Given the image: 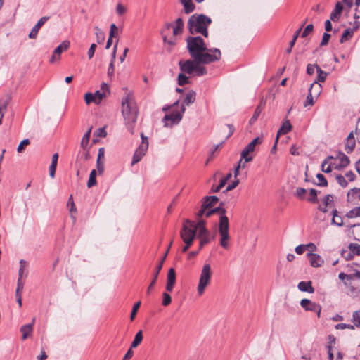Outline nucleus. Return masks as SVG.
I'll return each instance as SVG.
<instances>
[{
	"label": "nucleus",
	"instance_id": "nucleus-17",
	"mask_svg": "<svg viewBox=\"0 0 360 360\" xmlns=\"http://www.w3.org/2000/svg\"><path fill=\"white\" fill-rule=\"evenodd\" d=\"M108 91V86L105 83H103L101 90L96 91L94 94L95 103L98 104L106 96V92Z\"/></svg>",
	"mask_w": 360,
	"mask_h": 360
},
{
	"label": "nucleus",
	"instance_id": "nucleus-3",
	"mask_svg": "<svg viewBox=\"0 0 360 360\" xmlns=\"http://www.w3.org/2000/svg\"><path fill=\"white\" fill-rule=\"evenodd\" d=\"M224 202H221L218 207L211 209L209 208L205 210L204 216L206 218L210 217L214 213L219 214V233L220 236L219 244L224 249H229L230 240V236L229 233V219L225 215L226 210L222 207Z\"/></svg>",
	"mask_w": 360,
	"mask_h": 360
},
{
	"label": "nucleus",
	"instance_id": "nucleus-41",
	"mask_svg": "<svg viewBox=\"0 0 360 360\" xmlns=\"http://www.w3.org/2000/svg\"><path fill=\"white\" fill-rule=\"evenodd\" d=\"M96 184V172L95 169H93L89 175V179L87 182V187L91 188L93 186Z\"/></svg>",
	"mask_w": 360,
	"mask_h": 360
},
{
	"label": "nucleus",
	"instance_id": "nucleus-48",
	"mask_svg": "<svg viewBox=\"0 0 360 360\" xmlns=\"http://www.w3.org/2000/svg\"><path fill=\"white\" fill-rule=\"evenodd\" d=\"M96 30V35L97 37V42L98 44H101L105 39L104 33L102 32V30L98 27H95Z\"/></svg>",
	"mask_w": 360,
	"mask_h": 360
},
{
	"label": "nucleus",
	"instance_id": "nucleus-52",
	"mask_svg": "<svg viewBox=\"0 0 360 360\" xmlns=\"http://www.w3.org/2000/svg\"><path fill=\"white\" fill-rule=\"evenodd\" d=\"M140 305H141V302L139 301L138 302L135 303L133 306V308H132V311H131V315H130V319L131 321H133L135 317H136V313L140 307Z\"/></svg>",
	"mask_w": 360,
	"mask_h": 360
},
{
	"label": "nucleus",
	"instance_id": "nucleus-40",
	"mask_svg": "<svg viewBox=\"0 0 360 360\" xmlns=\"http://www.w3.org/2000/svg\"><path fill=\"white\" fill-rule=\"evenodd\" d=\"M262 110H263V105L262 103H260L255 109L253 115L252 116V117L250 120V124H253L257 120V118L259 116Z\"/></svg>",
	"mask_w": 360,
	"mask_h": 360
},
{
	"label": "nucleus",
	"instance_id": "nucleus-38",
	"mask_svg": "<svg viewBox=\"0 0 360 360\" xmlns=\"http://www.w3.org/2000/svg\"><path fill=\"white\" fill-rule=\"evenodd\" d=\"M316 72L318 73L317 79L316 80L319 82H324L327 77V73L323 71L319 65H316Z\"/></svg>",
	"mask_w": 360,
	"mask_h": 360
},
{
	"label": "nucleus",
	"instance_id": "nucleus-2",
	"mask_svg": "<svg viewBox=\"0 0 360 360\" xmlns=\"http://www.w3.org/2000/svg\"><path fill=\"white\" fill-rule=\"evenodd\" d=\"M122 114L127 129L133 134L139 110L131 93H128L122 100Z\"/></svg>",
	"mask_w": 360,
	"mask_h": 360
},
{
	"label": "nucleus",
	"instance_id": "nucleus-34",
	"mask_svg": "<svg viewBox=\"0 0 360 360\" xmlns=\"http://www.w3.org/2000/svg\"><path fill=\"white\" fill-rule=\"evenodd\" d=\"M356 196L360 200V188H354L350 189L347 193V201H352Z\"/></svg>",
	"mask_w": 360,
	"mask_h": 360
},
{
	"label": "nucleus",
	"instance_id": "nucleus-1",
	"mask_svg": "<svg viewBox=\"0 0 360 360\" xmlns=\"http://www.w3.org/2000/svg\"><path fill=\"white\" fill-rule=\"evenodd\" d=\"M187 49L193 59L203 63H211L221 59L219 49H208L201 37H188L186 39Z\"/></svg>",
	"mask_w": 360,
	"mask_h": 360
},
{
	"label": "nucleus",
	"instance_id": "nucleus-31",
	"mask_svg": "<svg viewBox=\"0 0 360 360\" xmlns=\"http://www.w3.org/2000/svg\"><path fill=\"white\" fill-rule=\"evenodd\" d=\"M219 201V198L217 196H206L202 198V202L205 204H208V208L214 207Z\"/></svg>",
	"mask_w": 360,
	"mask_h": 360
},
{
	"label": "nucleus",
	"instance_id": "nucleus-24",
	"mask_svg": "<svg viewBox=\"0 0 360 360\" xmlns=\"http://www.w3.org/2000/svg\"><path fill=\"white\" fill-rule=\"evenodd\" d=\"M180 2L183 4L184 11L186 14L192 13L195 9V6L192 0H180Z\"/></svg>",
	"mask_w": 360,
	"mask_h": 360
},
{
	"label": "nucleus",
	"instance_id": "nucleus-45",
	"mask_svg": "<svg viewBox=\"0 0 360 360\" xmlns=\"http://www.w3.org/2000/svg\"><path fill=\"white\" fill-rule=\"evenodd\" d=\"M189 83L188 77L183 72L178 75V84L183 86Z\"/></svg>",
	"mask_w": 360,
	"mask_h": 360
},
{
	"label": "nucleus",
	"instance_id": "nucleus-42",
	"mask_svg": "<svg viewBox=\"0 0 360 360\" xmlns=\"http://www.w3.org/2000/svg\"><path fill=\"white\" fill-rule=\"evenodd\" d=\"M345 217L349 219L360 217V207H355L351 210L350 211L347 212Z\"/></svg>",
	"mask_w": 360,
	"mask_h": 360
},
{
	"label": "nucleus",
	"instance_id": "nucleus-9",
	"mask_svg": "<svg viewBox=\"0 0 360 360\" xmlns=\"http://www.w3.org/2000/svg\"><path fill=\"white\" fill-rule=\"evenodd\" d=\"M197 63H203L202 62L196 61L195 59L180 60L179 65L182 72L191 75L194 72Z\"/></svg>",
	"mask_w": 360,
	"mask_h": 360
},
{
	"label": "nucleus",
	"instance_id": "nucleus-51",
	"mask_svg": "<svg viewBox=\"0 0 360 360\" xmlns=\"http://www.w3.org/2000/svg\"><path fill=\"white\" fill-rule=\"evenodd\" d=\"M207 209H209L208 204H205L202 202L201 207L196 214L197 218L201 219L204 216L205 210Z\"/></svg>",
	"mask_w": 360,
	"mask_h": 360
},
{
	"label": "nucleus",
	"instance_id": "nucleus-63",
	"mask_svg": "<svg viewBox=\"0 0 360 360\" xmlns=\"http://www.w3.org/2000/svg\"><path fill=\"white\" fill-rule=\"evenodd\" d=\"M314 25L312 24L308 25L304 30L302 37H306L308 34L313 31Z\"/></svg>",
	"mask_w": 360,
	"mask_h": 360
},
{
	"label": "nucleus",
	"instance_id": "nucleus-12",
	"mask_svg": "<svg viewBox=\"0 0 360 360\" xmlns=\"http://www.w3.org/2000/svg\"><path fill=\"white\" fill-rule=\"evenodd\" d=\"M70 46V41H63L58 46H57L53 53V55L50 59V63H53L56 60H59L60 54L63 51H66Z\"/></svg>",
	"mask_w": 360,
	"mask_h": 360
},
{
	"label": "nucleus",
	"instance_id": "nucleus-4",
	"mask_svg": "<svg viewBox=\"0 0 360 360\" xmlns=\"http://www.w3.org/2000/svg\"><path fill=\"white\" fill-rule=\"evenodd\" d=\"M212 23L210 17L204 14H193L188 21V27L191 34L200 33L205 37H208L207 27Z\"/></svg>",
	"mask_w": 360,
	"mask_h": 360
},
{
	"label": "nucleus",
	"instance_id": "nucleus-55",
	"mask_svg": "<svg viewBox=\"0 0 360 360\" xmlns=\"http://www.w3.org/2000/svg\"><path fill=\"white\" fill-rule=\"evenodd\" d=\"M30 144L29 139H24L22 140L19 146H18L17 151L18 153H22L25 150V148Z\"/></svg>",
	"mask_w": 360,
	"mask_h": 360
},
{
	"label": "nucleus",
	"instance_id": "nucleus-13",
	"mask_svg": "<svg viewBox=\"0 0 360 360\" xmlns=\"http://www.w3.org/2000/svg\"><path fill=\"white\" fill-rule=\"evenodd\" d=\"M166 257H167V253L165 254V255L162 257V258L161 259V260L160 261V263L159 264L156 266L155 268V272L153 274V280L151 281V283H150L148 289H147V294L149 295L150 293V290H152V288H153V286L155 285L156 283V281H157V279L158 278V275L162 268V266H163V263L166 259Z\"/></svg>",
	"mask_w": 360,
	"mask_h": 360
},
{
	"label": "nucleus",
	"instance_id": "nucleus-47",
	"mask_svg": "<svg viewBox=\"0 0 360 360\" xmlns=\"http://www.w3.org/2000/svg\"><path fill=\"white\" fill-rule=\"evenodd\" d=\"M352 321L354 323L355 326H360V309L353 313Z\"/></svg>",
	"mask_w": 360,
	"mask_h": 360
},
{
	"label": "nucleus",
	"instance_id": "nucleus-21",
	"mask_svg": "<svg viewBox=\"0 0 360 360\" xmlns=\"http://www.w3.org/2000/svg\"><path fill=\"white\" fill-rule=\"evenodd\" d=\"M34 321L35 318H33L32 322L31 323L24 325L20 328V332L22 333L23 340L27 339L29 334H30L32 332Z\"/></svg>",
	"mask_w": 360,
	"mask_h": 360
},
{
	"label": "nucleus",
	"instance_id": "nucleus-26",
	"mask_svg": "<svg viewBox=\"0 0 360 360\" xmlns=\"http://www.w3.org/2000/svg\"><path fill=\"white\" fill-rule=\"evenodd\" d=\"M195 96H196V93L195 91H193V90H190L186 95L184 99V101H183V104L184 105H189L192 103H193L195 101Z\"/></svg>",
	"mask_w": 360,
	"mask_h": 360
},
{
	"label": "nucleus",
	"instance_id": "nucleus-36",
	"mask_svg": "<svg viewBox=\"0 0 360 360\" xmlns=\"http://www.w3.org/2000/svg\"><path fill=\"white\" fill-rule=\"evenodd\" d=\"M91 129L92 127H91V128L85 133V134L83 136L82 139L80 146L84 150H85L88 146L91 136Z\"/></svg>",
	"mask_w": 360,
	"mask_h": 360
},
{
	"label": "nucleus",
	"instance_id": "nucleus-14",
	"mask_svg": "<svg viewBox=\"0 0 360 360\" xmlns=\"http://www.w3.org/2000/svg\"><path fill=\"white\" fill-rule=\"evenodd\" d=\"M307 257L309 261L310 265L312 267H314V268L321 267L324 264V260L318 254L309 252V253L307 254Z\"/></svg>",
	"mask_w": 360,
	"mask_h": 360
},
{
	"label": "nucleus",
	"instance_id": "nucleus-56",
	"mask_svg": "<svg viewBox=\"0 0 360 360\" xmlns=\"http://www.w3.org/2000/svg\"><path fill=\"white\" fill-rule=\"evenodd\" d=\"M313 96H314L313 94L309 92V94H308V95L307 96L306 101L304 103V107H307L309 105H314V101Z\"/></svg>",
	"mask_w": 360,
	"mask_h": 360
},
{
	"label": "nucleus",
	"instance_id": "nucleus-49",
	"mask_svg": "<svg viewBox=\"0 0 360 360\" xmlns=\"http://www.w3.org/2000/svg\"><path fill=\"white\" fill-rule=\"evenodd\" d=\"M306 193H307V190L305 188H297L295 192V195L297 198L302 200L304 198Z\"/></svg>",
	"mask_w": 360,
	"mask_h": 360
},
{
	"label": "nucleus",
	"instance_id": "nucleus-32",
	"mask_svg": "<svg viewBox=\"0 0 360 360\" xmlns=\"http://www.w3.org/2000/svg\"><path fill=\"white\" fill-rule=\"evenodd\" d=\"M143 338V332H142V330H139L135 335L134 339V340L132 341V342L131 344V348H136V347H137L141 344V342H142Z\"/></svg>",
	"mask_w": 360,
	"mask_h": 360
},
{
	"label": "nucleus",
	"instance_id": "nucleus-62",
	"mask_svg": "<svg viewBox=\"0 0 360 360\" xmlns=\"http://www.w3.org/2000/svg\"><path fill=\"white\" fill-rule=\"evenodd\" d=\"M330 38V34L327 33V32H325L323 33V37H322V40L321 41V44H320V46H326L328 43V41Z\"/></svg>",
	"mask_w": 360,
	"mask_h": 360
},
{
	"label": "nucleus",
	"instance_id": "nucleus-11",
	"mask_svg": "<svg viewBox=\"0 0 360 360\" xmlns=\"http://www.w3.org/2000/svg\"><path fill=\"white\" fill-rule=\"evenodd\" d=\"M300 305L306 311H311L316 312L318 317H320L321 307L319 304H317L315 302H311L310 300L303 299L300 302Z\"/></svg>",
	"mask_w": 360,
	"mask_h": 360
},
{
	"label": "nucleus",
	"instance_id": "nucleus-50",
	"mask_svg": "<svg viewBox=\"0 0 360 360\" xmlns=\"http://www.w3.org/2000/svg\"><path fill=\"white\" fill-rule=\"evenodd\" d=\"M341 255L346 260H352L354 257V254L349 250H342L341 252Z\"/></svg>",
	"mask_w": 360,
	"mask_h": 360
},
{
	"label": "nucleus",
	"instance_id": "nucleus-18",
	"mask_svg": "<svg viewBox=\"0 0 360 360\" xmlns=\"http://www.w3.org/2000/svg\"><path fill=\"white\" fill-rule=\"evenodd\" d=\"M355 146H356V141H355V139L354 136V133H353V131H351L347 138V141H346L345 148V151L347 153H351L354 150Z\"/></svg>",
	"mask_w": 360,
	"mask_h": 360
},
{
	"label": "nucleus",
	"instance_id": "nucleus-16",
	"mask_svg": "<svg viewBox=\"0 0 360 360\" xmlns=\"http://www.w3.org/2000/svg\"><path fill=\"white\" fill-rule=\"evenodd\" d=\"M49 19V16H44L39 19L37 24L34 26L31 30L29 37L30 39H36L40 28L44 25V23Z\"/></svg>",
	"mask_w": 360,
	"mask_h": 360
},
{
	"label": "nucleus",
	"instance_id": "nucleus-6",
	"mask_svg": "<svg viewBox=\"0 0 360 360\" xmlns=\"http://www.w3.org/2000/svg\"><path fill=\"white\" fill-rule=\"evenodd\" d=\"M198 232L194 226V221L186 219L183 224L182 229L180 231V236L182 239L191 238L194 239L197 236Z\"/></svg>",
	"mask_w": 360,
	"mask_h": 360
},
{
	"label": "nucleus",
	"instance_id": "nucleus-19",
	"mask_svg": "<svg viewBox=\"0 0 360 360\" xmlns=\"http://www.w3.org/2000/svg\"><path fill=\"white\" fill-rule=\"evenodd\" d=\"M343 10V6L340 2L335 4L334 10L331 12L330 18L333 21H338Z\"/></svg>",
	"mask_w": 360,
	"mask_h": 360
},
{
	"label": "nucleus",
	"instance_id": "nucleus-53",
	"mask_svg": "<svg viewBox=\"0 0 360 360\" xmlns=\"http://www.w3.org/2000/svg\"><path fill=\"white\" fill-rule=\"evenodd\" d=\"M27 266V262H25V260L23 259H21L20 261V269H19V273H18V279H20V281H21V279L22 278V276H23V273H24V269Z\"/></svg>",
	"mask_w": 360,
	"mask_h": 360
},
{
	"label": "nucleus",
	"instance_id": "nucleus-10",
	"mask_svg": "<svg viewBox=\"0 0 360 360\" xmlns=\"http://www.w3.org/2000/svg\"><path fill=\"white\" fill-rule=\"evenodd\" d=\"M148 148V141H142L134 154L131 164L135 165L138 163L141 160V158L145 155Z\"/></svg>",
	"mask_w": 360,
	"mask_h": 360
},
{
	"label": "nucleus",
	"instance_id": "nucleus-35",
	"mask_svg": "<svg viewBox=\"0 0 360 360\" xmlns=\"http://www.w3.org/2000/svg\"><path fill=\"white\" fill-rule=\"evenodd\" d=\"M331 223L338 226H343V220L342 217L338 214V211L336 210L333 211V219Z\"/></svg>",
	"mask_w": 360,
	"mask_h": 360
},
{
	"label": "nucleus",
	"instance_id": "nucleus-59",
	"mask_svg": "<svg viewBox=\"0 0 360 360\" xmlns=\"http://www.w3.org/2000/svg\"><path fill=\"white\" fill-rule=\"evenodd\" d=\"M336 180L342 187H346L347 186V181L342 175L338 174L336 176Z\"/></svg>",
	"mask_w": 360,
	"mask_h": 360
},
{
	"label": "nucleus",
	"instance_id": "nucleus-43",
	"mask_svg": "<svg viewBox=\"0 0 360 360\" xmlns=\"http://www.w3.org/2000/svg\"><path fill=\"white\" fill-rule=\"evenodd\" d=\"M348 249L352 252L354 255L360 256V245L357 243H350L348 245Z\"/></svg>",
	"mask_w": 360,
	"mask_h": 360
},
{
	"label": "nucleus",
	"instance_id": "nucleus-60",
	"mask_svg": "<svg viewBox=\"0 0 360 360\" xmlns=\"http://www.w3.org/2000/svg\"><path fill=\"white\" fill-rule=\"evenodd\" d=\"M335 328L339 330H343V329H350V330H354V326L353 325H351V324H346V323H339V324H337L335 326Z\"/></svg>",
	"mask_w": 360,
	"mask_h": 360
},
{
	"label": "nucleus",
	"instance_id": "nucleus-23",
	"mask_svg": "<svg viewBox=\"0 0 360 360\" xmlns=\"http://www.w3.org/2000/svg\"><path fill=\"white\" fill-rule=\"evenodd\" d=\"M298 289L302 292L313 293L314 288L312 287L311 281H301L298 283Z\"/></svg>",
	"mask_w": 360,
	"mask_h": 360
},
{
	"label": "nucleus",
	"instance_id": "nucleus-54",
	"mask_svg": "<svg viewBox=\"0 0 360 360\" xmlns=\"http://www.w3.org/2000/svg\"><path fill=\"white\" fill-rule=\"evenodd\" d=\"M162 304L165 307L168 306L172 302V297L167 292H163L162 294Z\"/></svg>",
	"mask_w": 360,
	"mask_h": 360
},
{
	"label": "nucleus",
	"instance_id": "nucleus-22",
	"mask_svg": "<svg viewBox=\"0 0 360 360\" xmlns=\"http://www.w3.org/2000/svg\"><path fill=\"white\" fill-rule=\"evenodd\" d=\"M198 221L197 223L194 222V226L196 228V231L198 233H200L202 235L203 233H207L210 232L209 230L206 228V221L204 219H198Z\"/></svg>",
	"mask_w": 360,
	"mask_h": 360
},
{
	"label": "nucleus",
	"instance_id": "nucleus-15",
	"mask_svg": "<svg viewBox=\"0 0 360 360\" xmlns=\"http://www.w3.org/2000/svg\"><path fill=\"white\" fill-rule=\"evenodd\" d=\"M176 283V273L173 268H170L167 273V284H166V290L168 292H172L173 290L174 286Z\"/></svg>",
	"mask_w": 360,
	"mask_h": 360
},
{
	"label": "nucleus",
	"instance_id": "nucleus-57",
	"mask_svg": "<svg viewBox=\"0 0 360 360\" xmlns=\"http://www.w3.org/2000/svg\"><path fill=\"white\" fill-rule=\"evenodd\" d=\"M316 178L319 179V183L317 184L320 186H326L328 185V181L325 176L322 174H318L316 175Z\"/></svg>",
	"mask_w": 360,
	"mask_h": 360
},
{
	"label": "nucleus",
	"instance_id": "nucleus-7",
	"mask_svg": "<svg viewBox=\"0 0 360 360\" xmlns=\"http://www.w3.org/2000/svg\"><path fill=\"white\" fill-rule=\"evenodd\" d=\"M262 140L259 137L254 139L248 145L242 150L241 157L245 159V162H251L252 160V156L250 155V153L253 152L257 145L260 144Z\"/></svg>",
	"mask_w": 360,
	"mask_h": 360
},
{
	"label": "nucleus",
	"instance_id": "nucleus-37",
	"mask_svg": "<svg viewBox=\"0 0 360 360\" xmlns=\"http://www.w3.org/2000/svg\"><path fill=\"white\" fill-rule=\"evenodd\" d=\"M11 97L9 95H6L4 98L0 99V112H4V113L6 111L7 106L10 103Z\"/></svg>",
	"mask_w": 360,
	"mask_h": 360
},
{
	"label": "nucleus",
	"instance_id": "nucleus-44",
	"mask_svg": "<svg viewBox=\"0 0 360 360\" xmlns=\"http://www.w3.org/2000/svg\"><path fill=\"white\" fill-rule=\"evenodd\" d=\"M317 194L318 191L314 188H311L309 190V197L307 200L310 202L316 203L317 202Z\"/></svg>",
	"mask_w": 360,
	"mask_h": 360
},
{
	"label": "nucleus",
	"instance_id": "nucleus-25",
	"mask_svg": "<svg viewBox=\"0 0 360 360\" xmlns=\"http://www.w3.org/2000/svg\"><path fill=\"white\" fill-rule=\"evenodd\" d=\"M334 157L328 156L327 157L323 162L321 165L322 171L325 173H330L332 171L333 164L330 162L329 161L333 160Z\"/></svg>",
	"mask_w": 360,
	"mask_h": 360
},
{
	"label": "nucleus",
	"instance_id": "nucleus-46",
	"mask_svg": "<svg viewBox=\"0 0 360 360\" xmlns=\"http://www.w3.org/2000/svg\"><path fill=\"white\" fill-rule=\"evenodd\" d=\"M202 63H197L196 68L195 69V73L197 76H202L207 74V70L205 67L201 66Z\"/></svg>",
	"mask_w": 360,
	"mask_h": 360
},
{
	"label": "nucleus",
	"instance_id": "nucleus-64",
	"mask_svg": "<svg viewBox=\"0 0 360 360\" xmlns=\"http://www.w3.org/2000/svg\"><path fill=\"white\" fill-rule=\"evenodd\" d=\"M226 185V180H221L219 184H217V186L212 187V191L217 193L219 192L224 186Z\"/></svg>",
	"mask_w": 360,
	"mask_h": 360
},
{
	"label": "nucleus",
	"instance_id": "nucleus-5",
	"mask_svg": "<svg viewBox=\"0 0 360 360\" xmlns=\"http://www.w3.org/2000/svg\"><path fill=\"white\" fill-rule=\"evenodd\" d=\"M212 275V271L211 269V266L209 264H205L201 270L199 283L197 288L198 293L199 295H202L204 293L207 286L210 285L211 282Z\"/></svg>",
	"mask_w": 360,
	"mask_h": 360
},
{
	"label": "nucleus",
	"instance_id": "nucleus-58",
	"mask_svg": "<svg viewBox=\"0 0 360 360\" xmlns=\"http://www.w3.org/2000/svg\"><path fill=\"white\" fill-rule=\"evenodd\" d=\"M127 12V8L122 4H117L116 6V13L119 15H122Z\"/></svg>",
	"mask_w": 360,
	"mask_h": 360
},
{
	"label": "nucleus",
	"instance_id": "nucleus-28",
	"mask_svg": "<svg viewBox=\"0 0 360 360\" xmlns=\"http://www.w3.org/2000/svg\"><path fill=\"white\" fill-rule=\"evenodd\" d=\"M334 159H336V160H340V164L342 165V167H347L349 163H350V160L349 159V158L345 155L342 152H338V153L337 154L336 157L334 158Z\"/></svg>",
	"mask_w": 360,
	"mask_h": 360
},
{
	"label": "nucleus",
	"instance_id": "nucleus-29",
	"mask_svg": "<svg viewBox=\"0 0 360 360\" xmlns=\"http://www.w3.org/2000/svg\"><path fill=\"white\" fill-rule=\"evenodd\" d=\"M197 237L200 239V245L199 250H201L202 247L210 243V232H207V233H203L201 235L200 233H198Z\"/></svg>",
	"mask_w": 360,
	"mask_h": 360
},
{
	"label": "nucleus",
	"instance_id": "nucleus-30",
	"mask_svg": "<svg viewBox=\"0 0 360 360\" xmlns=\"http://www.w3.org/2000/svg\"><path fill=\"white\" fill-rule=\"evenodd\" d=\"M321 85L315 81L311 84L309 92L313 94L315 96H318L321 94Z\"/></svg>",
	"mask_w": 360,
	"mask_h": 360
},
{
	"label": "nucleus",
	"instance_id": "nucleus-20",
	"mask_svg": "<svg viewBox=\"0 0 360 360\" xmlns=\"http://www.w3.org/2000/svg\"><path fill=\"white\" fill-rule=\"evenodd\" d=\"M291 129H292V125H291L290 121L288 120H287L285 122H283V123L282 124V126L281 127V128L278 129V131L277 132L276 141H278V138L281 135L288 134L289 131H291Z\"/></svg>",
	"mask_w": 360,
	"mask_h": 360
},
{
	"label": "nucleus",
	"instance_id": "nucleus-33",
	"mask_svg": "<svg viewBox=\"0 0 360 360\" xmlns=\"http://www.w3.org/2000/svg\"><path fill=\"white\" fill-rule=\"evenodd\" d=\"M23 289V284L21 281H20V279H18V283H17V288L15 290V296L17 299V302L20 307L22 306V299H21V295L20 292Z\"/></svg>",
	"mask_w": 360,
	"mask_h": 360
},
{
	"label": "nucleus",
	"instance_id": "nucleus-39",
	"mask_svg": "<svg viewBox=\"0 0 360 360\" xmlns=\"http://www.w3.org/2000/svg\"><path fill=\"white\" fill-rule=\"evenodd\" d=\"M353 34H354L353 30H352L351 28L346 29L343 32V33L341 36L340 43L342 44V43L345 42L349 38H351L353 36Z\"/></svg>",
	"mask_w": 360,
	"mask_h": 360
},
{
	"label": "nucleus",
	"instance_id": "nucleus-27",
	"mask_svg": "<svg viewBox=\"0 0 360 360\" xmlns=\"http://www.w3.org/2000/svg\"><path fill=\"white\" fill-rule=\"evenodd\" d=\"M176 25L173 26V34L174 36H176L181 34L183 31L184 28V21L182 18H179L175 21Z\"/></svg>",
	"mask_w": 360,
	"mask_h": 360
},
{
	"label": "nucleus",
	"instance_id": "nucleus-8",
	"mask_svg": "<svg viewBox=\"0 0 360 360\" xmlns=\"http://www.w3.org/2000/svg\"><path fill=\"white\" fill-rule=\"evenodd\" d=\"M185 112V107L183 105L181 106V112H172L169 115H166L162 121L165 122V126L172 127L174 124H178L182 119V114Z\"/></svg>",
	"mask_w": 360,
	"mask_h": 360
},
{
	"label": "nucleus",
	"instance_id": "nucleus-61",
	"mask_svg": "<svg viewBox=\"0 0 360 360\" xmlns=\"http://www.w3.org/2000/svg\"><path fill=\"white\" fill-rule=\"evenodd\" d=\"M84 100L88 105L92 102L95 103V98L92 93H86L84 95Z\"/></svg>",
	"mask_w": 360,
	"mask_h": 360
}]
</instances>
